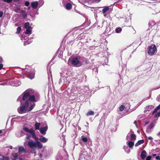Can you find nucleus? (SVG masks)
Here are the masks:
<instances>
[{
	"label": "nucleus",
	"mask_w": 160,
	"mask_h": 160,
	"mask_svg": "<svg viewBox=\"0 0 160 160\" xmlns=\"http://www.w3.org/2000/svg\"><path fill=\"white\" fill-rule=\"evenodd\" d=\"M29 2L28 1H26L25 3V5L26 6H28L29 5Z\"/></svg>",
	"instance_id": "nucleus-35"
},
{
	"label": "nucleus",
	"mask_w": 160,
	"mask_h": 160,
	"mask_svg": "<svg viewBox=\"0 0 160 160\" xmlns=\"http://www.w3.org/2000/svg\"><path fill=\"white\" fill-rule=\"evenodd\" d=\"M124 149L125 151L127 153H129L130 152V150L127 146H124Z\"/></svg>",
	"instance_id": "nucleus-22"
},
{
	"label": "nucleus",
	"mask_w": 160,
	"mask_h": 160,
	"mask_svg": "<svg viewBox=\"0 0 160 160\" xmlns=\"http://www.w3.org/2000/svg\"><path fill=\"white\" fill-rule=\"evenodd\" d=\"M156 108L158 110L160 108V104L158 106H157Z\"/></svg>",
	"instance_id": "nucleus-43"
},
{
	"label": "nucleus",
	"mask_w": 160,
	"mask_h": 160,
	"mask_svg": "<svg viewBox=\"0 0 160 160\" xmlns=\"http://www.w3.org/2000/svg\"><path fill=\"white\" fill-rule=\"evenodd\" d=\"M125 106L123 105H121L119 108L120 111H122L124 109Z\"/></svg>",
	"instance_id": "nucleus-27"
},
{
	"label": "nucleus",
	"mask_w": 160,
	"mask_h": 160,
	"mask_svg": "<svg viewBox=\"0 0 160 160\" xmlns=\"http://www.w3.org/2000/svg\"><path fill=\"white\" fill-rule=\"evenodd\" d=\"M3 1L8 2V3H10L11 2H12V0H2Z\"/></svg>",
	"instance_id": "nucleus-33"
},
{
	"label": "nucleus",
	"mask_w": 160,
	"mask_h": 160,
	"mask_svg": "<svg viewBox=\"0 0 160 160\" xmlns=\"http://www.w3.org/2000/svg\"><path fill=\"white\" fill-rule=\"evenodd\" d=\"M158 110L157 109V108H156L154 109V111H153V112H152V114H153L155 112H156Z\"/></svg>",
	"instance_id": "nucleus-39"
},
{
	"label": "nucleus",
	"mask_w": 160,
	"mask_h": 160,
	"mask_svg": "<svg viewBox=\"0 0 160 160\" xmlns=\"http://www.w3.org/2000/svg\"><path fill=\"white\" fill-rule=\"evenodd\" d=\"M136 121H134V123L135 124H136Z\"/></svg>",
	"instance_id": "nucleus-53"
},
{
	"label": "nucleus",
	"mask_w": 160,
	"mask_h": 160,
	"mask_svg": "<svg viewBox=\"0 0 160 160\" xmlns=\"http://www.w3.org/2000/svg\"><path fill=\"white\" fill-rule=\"evenodd\" d=\"M31 5L32 7L34 9L37 8L38 5V2L37 1H34L31 3Z\"/></svg>",
	"instance_id": "nucleus-5"
},
{
	"label": "nucleus",
	"mask_w": 160,
	"mask_h": 160,
	"mask_svg": "<svg viewBox=\"0 0 160 160\" xmlns=\"http://www.w3.org/2000/svg\"><path fill=\"white\" fill-rule=\"evenodd\" d=\"M21 28L20 27H18V28H17V30L16 32V33L18 34H19L20 32V31L21 30Z\"/></svg>",
	"instance_id": "nucleus-29"
},
{
	"label": "nucleus",
	"mask_w": 160,
	"mask_h": 160,
	"mask_svg": "<svg viewBox=\"0 0 160 160\" xmlns=\"http://www.w3.org/2000/svg\"><path fill=\"white\" fill-rule=\"evenodd\" d=\"M3 67V65L2 64H0V69H1Z\"/></svg>",
	"instance_id": "nucleus-42"
},
{
	"label": "nucleus",
	"mask_w": 160,
	"mask_h": 160,
	"mask_svg": "<svg viewBox=\"0 0 160 160\" xmlns=\"http://www.w3.org/2000/svg\"><path fill=\"white\" fill-rule=\"evenodd\" d=\"M72 7V5L70 3H67L66 5V8L67 9H70Z\"/></svg>",
	"instance_id": "nucleus-18"
},
{
	"label": "nucleus",
	"mask_w": 160,
	"mask_h": 160,
	"mask_svg": "<svg viewBox=\"0 0 160 160\" xmlns=\"http://www.w3.org/2000/svg\"><path fill=\"white\" fill-rule=\"evenodd\" d=\"M4 84H5L4 83H2L1 84H0V85H4Z\"/></svg>",
	"instance_id": "nucleus-48"
},
{
	"label": "nucleus",
	"mask_w": 160,
	"mask_h": 160,
	"mask_svg": "<svg viewBox=\"0 0 160 160\" xmlns=\"http://www.w3.org/2000/svg\"><path fill=\"white\" fill-rule=\"evenodd\" d=\"M131 140H135L136 139V136L134 134H130Z\"/></svg>",
	"instance_id": "nucleus-21"
},
{
	"label": "nucleus",
	"mask_w": 160,
	"mask_h": 160,
	"mask_svg": "<svg viewBox=\"0 0 160 160\" xmlns=\"http://www.w3.org/2000/svg\"><path fill=\"white\" fill-rule=\"evenodd\" d=\"M39 156L40 158H41V157H42V155L41 154H40L39 155Z\"/></svg>",
	"instance_id": "nucleus-52"
},
{
	"label": "nucleus",
	"mask_w": 160,
	"mask_h": 160,
	"mask_svg": "<svg viewBox=\"0 0 160 160\" xmlns=\"http://www.w3.org/2000/svg\"><path fill=\"white\" fill-rule=\"evenodd\" d=\"M34 73L32 74L31 75V76H29L30 78L31 79H32L34 78Z\"/></svg>",
	"instance_id": "nucleus-37"
},
{
	"label": "nucleus",
	"mask_w": 160,
	"mask_h": 160,
	"mask_svg": "<svg viewBox=\"0 0 160 160\" xmlns=\"http://www.w3.org/2000/svg\"><path fill=\"white\" fill-rule=\"evenodd\" d=\"M10 148L11 149H12V146H10Z\"/></svg>",
	"instance_id": "nucleus-49"
},
{
	"label": "nucleus",
	"mask_w": 160,
	"mask_h": 160,
	"mask_svg": "<svg viewBox=\"0 0 160 160\" xmlns=\"http://www.w3.org/2000/svg\"><path fill=\"white\" fill-rule=\"evenodd\" d=\"M134 143L132 141L129 142H128V145L130 148H132V147L134 146Z\"/></svg>",
	"instance_id": "nucleus-17"
},
{
	"label": "nucleus",
	"mask_w": 160,
	"mask_h": 160,
	"mask_svg": "<svg viewBox=\"0 0 160 160\" xmlns=\"http://www.w3.org/2000/svg\"><path fill=\"white\" fill-rule=\"evenodd\" d=\"M157 51V48L156 46L154 44H152L149 48L148 53L150 55H153Z\"/></svg>",
	"instance_id": "nucleus-3"
},
{
	"label": "nucleus",
	"mask_w": 160,
	"mask_h": 160,
	"mask_svg": "<svg viewBox=\"0 0 160 160\" xmlns=\"http://www.w3.org/2000/svg\"><path fill=\"white\" fill-rule=\"evenodd\" d=\"M3 12L2 11H0V18L2 16Z\"/></svg>",
	"instance_id": "nucleus-38"
},
{
	"label": "nucleus",
	"mask_w": 160,
	"mask_h": 160,
	"mask_svg": "<svg viewBox=\"0 0 160 160\" xmlns=\"http://www.w3.org/2000/svg\"><path fill=\"white\" fill-rule=\"evenodd\" d=\"M147 156V152L145 150H143L141 154V157L142 159H144Z\"/></svg>",
	"instance_id": "nucleus-8"
},
{
	"label": "nucleus",
	"mask_w": 160,
	"mask_h": 160,
	"mask_svg": "<svg viewBox=\"0 0 160 160\" xmlns=\"http://www.w3.org/2000/svg\"><path fill=\"white\" fill-rule=\"evenodd\" d=\"M30 136H29L28 135H27L26 138L27 139H29V138H30Z\"/></svg>",
	"instance_id": "nucleus-44"
},
{
	"label": "nucleus",
	"mask_w": 160,
	"mask_h": 160,
	"mask_svg": "<svg viewBox=\"0 0 160 160\" xmlns=\"http://www.w3.org/2000/svg\"><path fill=\"white\" fill-rule=\"evenodd\" d=\"M101 0H96L95 1L96 2H99Z\"/></svg>",
	"instance_id": "nucleus-45"
},
{
	"label": "nucleus",
	"mask_w": 160,
	"mask_h": 160,
	"mask_svg": "<svg viewBox=\"0 0 160 160\" xmlns=\"http://www.w3.org/2000/svg\"><path fill=\"white\" fill-rule=\"evenodd\" d=\"M154 108V106L152 105H149L147 106L145 108V111H149Z\"/></svg>",
	"instance_id": "nucleus-10"
},
{
	"label": "nucleus",
	"mask_w": 160,
	"mask_h": 160,
	"mask_svg": "<svg viewBox=\"0 0 160 160\" xmlns=\"http://www.w3.org/2000/svg\"><path fill=\"white\" fill-rule=\"evenodd\" d=\"M2 132V131L0 130V133H1Z\"/></svg>",
	"instance_id": "nucleus-54"
},
{
	"label": "nucleus",
	"mask_w": 160,
	"mask_h": 160,
	"mask_svg": "<svg viewBox=\"0 0 160 160\" xmlns=\"http://www.w3.org/2000/svg\"><path fill=\"white\" fill-rule=\"evenodd\" d=\"M40 124L39 123L37 122L35 124V127L36 129V130H40Z\"/></svg>",
	"instance_id": "nucleus-16"
},
{
	"label": "nucleus",
	"mask_w": 160,
	"mask_h": 160,
	"mask_svg": "<svg viewBox=\"0 0 160 160\" xmlns=\"http://www.w3.org/2000/svg\"><path fill=\"white\" fill-rule=\"evenodd\" d=\"M148 139L150 140H152L153 139L151 137H149L148 138Z\"/></svg>",
	"instance_id": "nucleus-40"
},
{
	"label": "nucleus",
	"mask_w": 160,
	"mask_h": 160,
	"mask_svg": "<svg viewBox=\"0 0 160 160\" xmlns=\"http://www.w3.org/2000/svg\"><path fill=\"white\" fill-rule=\"evenodd\" d=\"M22 16L24 18H25L27 17V14L24 11H22Z\"/></svg>",
	"instance_id": "nucleus-31"
},
{
	"label": "nucleus",
	"mask_w": 160,
	"mask_h": 160,
	"mask_svg": "<svg viewBox=\"0 0 160 160\" xmlns=\"http://www.w3.org/2000/svg\"><path fill=\"white\" fill-rule=\"evenodd\" d=\"M27 44H28V42H25L24 43V45H26Z\"/></svg>",
	"instance_id": "nucleus-46"
},
{
	"label": "nucleus",
	"mask_w": 160,
	"mask_h": 160,
	"mask_svg": "<svg viewBox=\"0 0 160 160\" xmlns=\"http://www.w3.org/2000/svg\"><path fill=\"white\" fill-rule=\"evenodd\" d=\"M23 130L26 132H28L30 133L33 132V129L32 128L29 129L28 128L26 127H24L23 128Z\"/></svg>",
	"instance_id": "nucleus-11"
},
{
	"label": "nucleus",
	"mask_w": 160,
	"mask_h": 160,
	"mask_svg": "<svg viewBox=\"0 0 160 160\" xmlns=\"http://www.w3.org/2000/svg\"><path fill=\"white\" fill-rule=\"evenodd\" d=\"M30 90H26L23 93V96L22 97V99L21 100L22 97L19 96L17 99V101H20L21 104L22 102L25 101L24 104L22 106H21L18 109V111L19 113H23L26 112H29L35 106V104H33L31 105L30 107L28 108L29 104L30 101L36 102L35 97L34 95H30Z\"/></svg>",
	"instance_id": "nucleus-1"
},
{
	"label": "nucleus",
	"mask_w": 160,
	"mask_h": 160,
	"mask_svg": "<svg viewBox=\"0 0 160 160\" xmlns=\"http://www.w3.org/2000/svg\"><path fill=\"white\" fill-rule=\"evenodd\" d=\"M9 158L8 157H4L3 156L0 155V160H8Z\"/></svg>",
	"instance_id": "nucleus-13"
},
{
	"label": "nucleus",
	"mask_w": 160,
	"mask_h": 160,
	"mask_svg": "<svg viewBox=\"0 0 160 160\" xmlns=\"http://www.w3.org/2000/svg\"><path fill=\"white\" fill-rule=\"evenodd\" d=\"M29 23L28 22H27L24 25V27L26 28H28L29 26Z\"/></svg>",
	"instance_id": "nucleus-30"
},
{
	"label": "nucleus",
	"mask_w": 160,
	"mask_h": 160,
	"mask_svg": "<svg viewBox=\"0 0 160 160\" xmlns=\"http://www.w3.org/2000/svg\"><path fill=\"white\" fill-rule=\"evenodd\" d=\"M121 30L122 29L120 28H117L115 30L116 32L117 33L120 32H121Z\"/></svg>",
	"instance_id": "nucleus-28"
},
{
	"label": "nucleus",
	"mask_w": 160,
	"mask_h": 160,
	"mask_svg": "<svg viewBox=\"0 0 160 160\" xmlns=\"http://www.w3.org/2000/svg\"><path fill=\"white\" fill-rule=\"evenodd\" d=\"M160 116V112H158L154 115V117L155 118L159 117Z\"/></svg>",
	"instance_id": "nucleus-32"
},
{
	"label": "nucleus",
	"mask_w": 160,
	"mask_h": 160,
	"mask_svg": "<svg viewBox=\"0 0 160 160\" xmlns=\"http://www.w3.org/2000/svg\"><path fill=\"white\" fill-rule=\"evenodd\" d=\"M28 146L32 149H34L37 148L38 149H40L42 147V144L38 141L35 142L30 140L28 142Z\"/></svg>",
	"instance_id": "nucleus-2"
},
{
	"label": "nucleus",
	"mask_w": 160,
	"mask_h": 160,
	"mask_svg": "<svg viewBox=\"0 0 160 160\" xmlns=\"http://www.w3.org/2000/svg\"><path fill=\"white\" fill-rule=\"evenodd\" d=\"M19 160H23L22 159V158H19Z\"/></svg>",
	"instance_id": "nucleus-51"
},
{
	"label": "nucleus",
	"mask_w": 160,
	"mask_h": 160,
	"mask_svg": "<svg viewBox=\"0 0 160 160\" xmlns=\"http://www.w3.org/2000/svg\"><path fill=\"white\" fill-rule=\"evenodd\" d=\"M31 133L32 134L33 138H34L37 141L38 140V138L36 136L35 134V133H34V131L33 130V132L31 133Z\"/></svg>",
	"instance_id": "nucleus-25"
},
{
	"label": "nucleus",
	"mask_w": 160,
	"mask_h": 160,
	"mask_svg": "<svg viewBox=\"0 0 160 160\" xmlns=\"http://www.w3.org/2000/svg\"><path fill=\"white\" fill-rule=\"evenodd\" d=\"M14 10L17 12H18L20 10V8L19 6H16L14 7Z\"/></svg>",
	"instance_id": "nucleus-20"
},
{
	"label": "nucleus",
	"mask_w": 160,
	"mask_h": 160,
	"mask_svg": "<svg viewBox=\"0 0 160 160\" xmlns=\"http://www.w3.org/2000/svg\"><path fill=\"white\" fill-rule=\"evenodd\" d=\"M25 151V150L23 147H18V152L22 153Z\"/></svg>",
	"instance_id": "nucleus-12"
},
{
	"label": "nucleus",
	"mask_w": 160,
	"mask_h": 160,
	"mask_svg": "<svg viewBox=\"0 0 160 160\" xmlns=\"http://www.w3.org/2000/svg\"><path fill=\"white\" fill-rule=\"evenodd\" d=\"M156 158L157 160H160V157L159 156H157Z\"/></svg>",
	"instance_id": "nucleus-41"
},
{
	"label": "nucleus",
	"mask_w": 160,
	"mask_h": 160,
	"mask_svg": "<svg viewBox=\"0 0 160 160\" xmlns=\"http://www.w3.org/2000/svg\"><path fill=\"white\" fill-rule=\"evenodd\" d=\"M148 122H147V123H146V124H148Z\"/></svg>",
	"instance_id": "nucleus-55"
},
{
	"label": "nucleus",
	"mask_w": 160,
	"mask_h": 160,
	"mask_svg": "<svg viewBox=\"0 0 160 160\" xmlns=\"http://www.w3.org/2000/svg\"><path fill=\"white\" fill-rule=\"evenodd\" d=\"M44 3V1L43 0H40L39 2V7H40L41 6H42Z\"/></svg>",
	"instance_id": "nucleus-26"
},
{
	"label": "nucleus",
	"mask_w": 160,
	"mask_h": 160,
	"mask_svg": "<svg viewBox=\"0 0 160 160\" xmlns=\"http://www.w3.org/2000/svg\"><path fill=\"white\" fill-rule=\"evenodd\" d=\"M39 140L42 142L45 143L48 141V139L42 136L39 138Z\"/></svg>",
	"instance_id": "nucleus-7"
},
{
	"label": "nucleus",
	"mask_w": 160,
	"mask_h": 160,
	"mask_svg": "<svg viewBox=\"0 0 160 160\" xmlns=\"http://www.w3.org/2000/svg\"><path fill=\"white\" fill-rule=\"evenodd\" d=\"M94 113L93 111H88L86 114L87 116H89L90 115H93L94 114Z\"/></svg>",
	"instance_id": "nucleus-19"
},
{
	"label": "nucleus",
	"mask_w": 160,
	"mask_h": 160,
	"mask_svg": "<svg viewBox=\"0 0 160 160\" xmlns=\"http://www.w3.org/2000/svg\"><path fill=\"white\" fill-rule=\"evenodd\" d=\"M26 29L25 33L26 34H30L32 32V28L30 27H29Z\"/></svg>",
	"instance_id": "nucleus-9"
},
{
	"label": "nucleus",
	"mask_w": 160,
	"mask_h": 160,
	"mask_svg": "<svg viewBox=\"0 0 160 160\" xmlns=\"http://www.w3.org/2000/svg\"><path fill=\"white\" fill-rule=\"evenodd\" d=\"M109 9L108 7H106L102 9V11L103 13H105Z\"/></svg>",
	"instance_id": "nucleus-24"
},
{
	"label": "nucleus",
	"mask_w": 160,
	"mask_h": 160,
	"mask_svg": "<svg viewBox=\"0 0 160 160\" xmlns=\"http://www.w3.org/2000/svg\"><path fill=\"white\" fill-rule=\"evenodd\" d=\"M12 156L13 158L12 160H17V158L18 156V153H13L12 154Z\"/></svg>",
	"instance_id": "nucleus-15"
},
{
	"label": "nucleus",
	"mask_w": 160,
	"mask_h": 160,
	"mask_svg": "<svg viewBox=\"0 0 160 160\" xmlns=\"http://www.w3.org/2000/svg\"><path fill=\"white\" fill-rule=\"evenodd\" d=\"M71 62L72 64L78 67H79L82 64V63L78 60L77 58H74L72 59Z\"/></svg>",
	"instance_id": "nucleus-4"
},
{
	"label": "nucleus",
	"mask_w": 160,
	"mask_h": 160,
	"mask_svg": "<svg viewBox=\"0 0 160 160\" xmlns=\"http://www.w3.org/2000/svg\"><path fill=\"white\" fill-rule=\"evenodd\" d=\"M2 61V58H0V62H1Z\"/></svg>",
	"instance_id": "nucleus-47"
},
{
	"label": "nucleus",
	"mask_w": 160,
	"mask_h": 160,
	"mask_svg": "<svg viewBox=\"0 0 160 160\" xmlns=\"http://www.w3.org/2000/svg\"><path fill=\"white\" fill-rule=\"evenodd\" d=\"M81 139L84 142H87L88 141V139L87 138L83 136H82Z\"/></svg>",
	"instance_id": "nucleus-23"
},
{
	"label": "nucleus",
	"mask_w": 160,
	"mask_h": 160,
	"mask_svg": "<svg viewBox=\"0 0 160 160\" xmlns=\"http://www.w3.org/2000/svg\"><path fill=\"white\" fill-rule=\"evenodd\" d=\"M151 156H148L146 158V160H151Z\"/></svg>",
	"instance_id": "nucleus-36"
},
{
	"label": "nucleus",
	"mask_w": 160,
	"mask_h": 160,
	"mask_svg": "<svg viewBox=\"0 0 160 160\" xmlns=\"http://www.w3.org/2000/svg\"><path fill=\"white\" fill-rule=\"evenodd\" d=\"M154 126V124L153 123H152L150 125V128L151 129H152L153 128Z\"/></svg>",
	"instance_id": "nucleus-34"
},
{
	"label": "nucleus",
	"mask_w": 160,
	"mask_h": 160,
	"mask_svg": "<svg viewBox=\"0 0 160 160\" xmlns=\"http://www.w3.org/2000/svg\"><path fill=\"white\" fill-rule=\"evenodd\" d=\"M144 142V141L143 140H141L138 141V142L136 143L135 146H138L139 145L143 143Z\"/></svg>",
	"instance_id": "nucleus-14"
},
{
	"label": "nucleus",
	"mask_w": 160,
	"mask_h": 160,
	"mask_svg": "<svg viewBox=\"0 0 160 160\" xmlns=\"http://www.w3.org/2000/svg\"><path fill=\"white\" fill-rule=\"evenodd\" d=\"M47 130V127H45L44 128H41L39 130L41 133L44 135L45 134Z\"/></svg>",
	"instance_id": "nucleus-6"
},
{
	"label": "nucleus",
	"mask_w": 160,
	"mask_h": 160,
	"mask_svg": "<svg viewBox=\"0 0 160 160\" xmlns=\"http://www.w3.org/2000/svg\"><path fill=\"white\" fill-rule=\"evenodd\" d=\"M152 156L154 157L156 156V154H153L152 155Z\"/></svg>",
	"instance_id": "nucleus-50"
}]
</instances>
